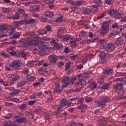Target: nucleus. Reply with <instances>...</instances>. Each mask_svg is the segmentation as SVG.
<instances>
[{"instance_id": "dca6fc26", "label": "nucleus", "mask_w": 126, "mask_h": 126, "mask_svg": "<svg viewBox=\"0 0 126 126\" xmlns=\"http://www.w3.org/2000/svg\"><path fill=\"white\" fill-rule=\"evenodd\" d=\"M39 10V6L33 5L30 7V11L31 12H36Z\"/></svg>"}, {"instance_id": "4d7b16f0", "label": "nucleus", "mask_w": 126, "mask_h": 126, "mask_svg": "<svg viewBox=\"0 0 126 126\" xmlns=\"http://www.w3.org/2000/svg\"><path fill=\"white\" fill-rule=\"evenodd\" d=\"M105 2L107 4L111 5L113 4V0H105Z\"/></svg>"}, {"instance_id": "423d86ee", "label": "nucleus", "mask_w": 126, "mask_h": 126, "mask_svg": "<svg viewBox=\"0 0 126 126\" xmlns=\"http://www.w3.org/2000/svg\"><path fill=\"white\" fill-rule=\"evenodd\" d=\"M20 63L19 61H14L9 63V66L10 67H13L14 69H19L21 64Z\"/></svg>"}, {"instance_id": "49530a36", "label": "nucleus", "mask_w": 126, "mask_h": 126, "mask_svg": "<svg viewBox=\"0 0 126 126\" xmlns=\"http://www.w3.org/2000/svg\"><path fill=\"white\" fill-rule=\"evenodd\" d=\"M28 66H33L34 65V61H29L27 63Z\"/></svg>"}, {"instance_id": "20e7f679", "label": "nucleus", "mask_w": 126, "mask_h": 126, "mask_svg": "<svg viewBox=\"0 0 126 126\" xmlns=\"http://www.w3.org/2000/svg\"><path fill=\"white\" fill-rule=\"evenodd\" d=\"M105 49L107 52L110 53L113 52L116 49V46L113 43H108L106 44Z\"/></svg>"}, {"instance_id": "6ab92c4d", "label": "nucleus", "mask_w": 126, "mask_h": 126, "mask_svg": "<svg viewBox=\"0 0 126 126\" xmlns=\"http://www.w3.org/2000/svg\"><path fill=\"white\" fill-rule=\"evenodd\" d=\"M66 104H67V103L66 102V100L65 99H63L61 100V105H60V106L59 107V110H61V109L63 108V106H66Z\"/></svg>"}, {"instance_id": "7c9ffc66", "label": "nucleus", "mask_w": 126, "mask_h": 126, "mask_svg": "<svg viewBox=\"0 0 126 126\" xmlns=\"http://www.w3.org/2000/svg\"><path fill=\"white\" fill-rule=\"evenodd\" d=\"M54 2H55V0H51L48 2L49 7L50 8L54 7Z\"/></svg>"}, {"instance_id": "864d4df0", "label": "nucleus", "mask_w": 126, "mask_h": 126, "mask_svg": "<svg viewBox=\"0 0 126 126\" xmlns=\"http://www.w3.org/2000/svg\"><path fill=\"white\" fill-rule=\"evenodd\" d=\"M12 24L14 27H19V23L18 21L13 22Z\"/></svg>"}, {"instance_id": "13d9d810", "label": "nucleus", "mask_w": 126, "mask_h": 126, "mask_svg": "<svg viewBox=\"0 0 126 126\" xmlns=\"http://www.w3.org/2000/svg\"><path fill=\"white\" fill-rule=\"evenodd\" d=\"M5 105L7 107H12L13 106L14 104L10 102H5Z\"/></svg>"}, {"instance_id": "c85d7f7f", "label": "nucleus", "mask_w": 126, "mask_h": 126, "mask_svg": "<svg viewBox=\"0 0 126 126\" xmlns=\"http://www.w3.org/2000/svg\"><path fill=\"white\" fill-rule=\"evenodd\" d=\"M4 30H7V27L4 25H1L0 26V31H4Z\"/></svg>"}, {"instance_id": "e433bc0d", "label": "nucleus", "mask_w": 126, "mask_h": 126, "mask_svg": "<svg viewBox=\"0 0 126 126\" xmlns=\"http://www.w3.org/2000/svg\"><path fill=\"white\" fill-rule=\"evenodd\" d=\"M19 55L21 56L23 59H25L26 58V54L24 52V51H21L19 53Z\"/></svg>"}, {"instance_id": "c756f323", "label": "nucleus", "mask_w": 126, "mask_h": 126, "mask_svg": "<svg viewBox=\"0 0 126 126\" xmlns=\"http://www.w3.org/2000/svg\"><path fill=\"white\" fill-rule=\"evenodd\" d=\"M19 108L20 110H21V111H22L23 110H25V109H27V105H26V104H22L19 106Z\"/></svg>"}, {"instance_id": "09e8293b", "label": "nucleus", "mask_w": 126, "mask_h": 126, "mask_svg": "<svg viewBox=\"0 0 126 126\" xmlns=\"http://www.w3.org/2000/svg\"><path fill=\"white\" fill-rule=\"evenodd\" d=\"M71 60L72 61H74L76 60V59H78V55H73L70 57Z\"/></svg>"}, {"instance_id": "0eeeda50", "label": "nucleus", "mask_w": 126, "mask_h": 126, "mask_svg": "<svg viewBox=\"0 0 126 126\" xmlns=\"http://www.w3.org/2000/svg\"><path fill=\"white\" fill-rule=\"evenodd\" d=\"M108 32H109V25H104L102 28H101V30L100 31V36H105V35L106 34H107V33H108Z\"/></svg>"}, {"instance_id": "c9c22d12", "label": "nucleus", "mask_w": 126, "mask_h": 126, "mask_svg": "<svg viewBox=\"0 0 126 126\" xmlns=\"http://www.w3.org/2000/svg\"><path fill=\"white\" fill-rule=\"evenodd\" d=\"M26 83H27V82H25V81L21 82L17 84V87H22V86L25 85Z\"/></svg>"}, {"instance_id": "a211bd4d", "label": "nucleus", "mask_w": 126, "mask_h": 126, "mask_svg": "<svg viewBox=\"0 0 126 126\" xmlns=\"http://www.w3.org/2000/svg\"><path fill=\"white\" fill-rule=\"evenodd\" d=\"M32 42L28 41L27 40L25 41L24 44V47L25 48H31L32 47Z\"/></svg>"}, {"instance_id": "69168bd1", "label": "nucleus", "mask_w": 126, "mask_h": 126, "mask_svg": "<svg viewBox=\"0 0 126 126\" xmlns=\"http://www.w3.org/2000/svg\"><path fill=\"white\" fill-rule=\"evenodd\" d=\"M63 30H64V28H60V29H59L58 30L57 34H60V33H61V32H63Z\"/></svg>"}, {"instance_id": "7ed1b4c3", "label": "nucleus", "mask_w": 126, "mask_h": 126, "mask_svg": "<svg viewBox=\"0 0 126 126\" xmlns=\"http://www.w3.org/2000/svg\"><path fill=\"white\" fill-rule=\"evenodd\" d=\"M108 14L111 16H114V17L116 18V19H120V18L122 17V14L118 12L117 11L114 9L109 10L108 12Z\"/></svg>"}, {"instance_id": "cd10ccee", "label": "nucleus", "mask_w": 126, "mask_h": 126, "mask_svg": "<svg viewBox=\"0 0 126 126\" xmlns=\"http://www.w3.org/2000/svg\"><path fill=\"white\" fill-rule=\"evenodd\" d=\"M38 32L40 34V35H44V34H47V30L45 29L39 30Z\"/></svg>"}, {"instance_id": "58836bf2", "label": "nucleus", "mask_w": 126, "mask_h": 126, "mask_svg": "<svg viewBox=\"0 0 126 126\" xmlns=\"http://www.w3.org/2000/svg\"><path fill=\"white\" fill-rule=\"evenodd\" d=\"M85 99L86 102L87 103H91V102H92V101H93L92 97L86 96Z\"/></svg>"}, {"instance_id": "bf43d9fd", "label": "nucleus", "mask_w": 126, "mask_h": 126, "mask_svg": "<svg viewBox=\"0 0 126 126\" xmlns=\"http://www.w3.org/2000/svg\"><path fill=\"white\" fill-rule=\"evenodd\" d=\"M70 68V62H69L67 63L65 65V69L67 70L69 69Z\"/></svg>"}, {"instance_id": "ddd939ff", "label": "nucleus", "mask_w": 126, "mask_h": 126, "mask_svg": "<svg viewBox=\"0 0 126 126\" xmlns=\"http://www.w3.org/2000/svg\"><path fill=\"white\" fill-rule=\"evenodd\" d=\"M123 86H124V84L122 83H116L113 85L114 89L118 90H122L124 88Z\"/></svg>"}, {"instance_id": "1a4fd4ad", "label": "nucleus", "mask_w": 126, "mask_h": 126, "mask_svg": "<svg viewBox=\"0 0 126 126\" xmlns=\"http://www.w3.org/2000/svg\"><path fill=\"white\" fill-rule=\"evenodd\" d=\"M124 37H120L116 38L115 44L117 47H121L124 44Z\"/></svg>"}, {"instance_id": "72a5a7b5", "label": "nucleus", "mask_w": 126, "mask_h": 126, "mask_svg": "<svg viewBox=\"0 0 126 126\" xmlns=\"http://www.w3.org/2000/svg\"><path fill=\"white\" fill-rule=\"evenodd\" d=\"M26 79L27 80H29V81H34L35 80V77L33 76H28L26 77Z\"/></svg>"}, {"instance_id": "ea45409f", "label": "nucleus", "mask_w": 126, "mask_h": 126, "mask_svg": "<svg viewBox=\"0 0 126 126\" xmlns=\"http://www.w3.org/2000/svg\"><path fill=\"white\" fill-rule=\"evenodd\" d=\"M18 12H19V13L20 14H22V15H25L26 12L23 9H19L18 10Z\"/></svg>"}, {"instance_id": "de8ad7c7", "label": "nucleus", "mask_w": 126, "mask_h": 126, "mask_svg": "<svg viewBox=\"0 0 126 126\" xmlns=\"http://www.w3.org/2000/svg\"><path fill=\"white\" fill-rule=\"evenodd\" d=\"M19 90H16L14 92L11 93V96H14V95H17L19 93Z\"/></svg>"}, {"instance_id": "473e14b6", "label": "nucleus", "mask_w": 126, "mask_h": 126, "mask_svg": "<svg viewBox=\"0 0 126 126\" xmlns=\"http://www.w3.org/2000/svg\"><path fill=\"white\" fill-rule=\"evenodd\" d=\"M40 21H42V22H45L47 21V16L46 14H44V15L42 16L40 18Z\"/></svg>"}, {"instance_id": "c03bdc74", "label": "nucleus", "mask_w": 126, "mask_h": 126, "mask_svg": "<svg viewBox=\"0 0 126 126\" xmlns=\"http://www.w3.org/2000/svg\"><path fill=\"white\" fill-rule=\"evenodd\" d=\"M126 74V73H123L122 72H117L115 74L116 77H119L120 76H123V75H125Z\"/></svg>"}, {"instance_id": "052dcab7", "label": "nucleus", "mask_w": 126, "mask_h": 126, "mask_svg": "<svg viewBox=\"0 0 126 126\" xmlns=\"http://www.w3.org/2000/svg\"><path fill=\"white\" fill-rule=\"evenodd\" d=\"M37 101V100H34V101H33V100H31V101H29L28 102V104L30 105H34V104L35 103H36V102Z\"/></svg>"}, {"instance_id": "f8f14e48", "label": "nucleus", "mask_w": 126, "mask_h": 126, "mask_svg": "<svg viewBox=\"0 0 126 126\" xmlns=\"http://www.w3.org/2000/svg\"><path fill=\"white\" fill-rule=\"evenodd\" d=\"M88 83L89 84L90 87H91L92 90L96 89L97 88V85L95 83V82L92 79H91L88 81Z\"/></svg>"}, {"instance_id": "a19ab883", "label": "nucleus", "mask_w": 126, "mask_h": 126, "mask_svg": "<svg viewBox=\"0 0 126 126\" xmlns=\"http://www.w3.org/2000/svg\"><path fill=\"white\" fill-rule=\"evenodd\" d=\"M108 86H109V84L105 83L102 86L99 87V88L103 90V89H107V88H108Z\"/></svg>"}, {"instance_id": "9d476101", "label": "nucleus", "mask_w": 126, "mask_h": 126, "mask_svg": "<svg viewBox=\"0 0 126 126\" xmlns=\"http://www.w3.org/2000/svg\"><path fill=\"white\" fill-rule=\"evenodd\" d=\"M63 87H66L68 85H69V78L68 77L65 76L62 79Z\"/></svg>"}, {"instance_id": "412c9836", "label": "nucleus", "mask_w": 126, "mask_h": 126, "mask_svg": "<svg viewBox=\"0 0 126 126\" xmlns=\"http://www.w3.org/2000/svg\"><path fill=\"white\" fill-rule=\"evenodd\" d=\"M16 122H17L19 124V123H25V122H27V119L25 117L21 118H19V119H17L16 120Z\"/></svg>"}, {"instance_id": "f257e3e1", "label": "nucleus", "mask_w": 126, "mask_h": 126, "mask_svg": "<svg viewBox=\"0 0 126 126\" xmlns=\"http://www.w3.org/2000/svg\"><path fill=\"white\" fill-rule=\"evenodd\" d=\"M50 39L47 37H43L41 38V41L36 42L37 44L34 48V51H41V52H44L45 50H47V47L46 46L43 44L44 41H49Z\"/></svg>"}, {"instance_id": "79ce46f5", "label": "nucleus", "mask_w": 126, "mask_h": 126, "mask_svg": "<svg viewBox=\"0 0 126 126\" xmlns=\"http://www.w3.org/2000/svg\"><path fill=\"white\" fill-rule=\"evenodd\" d=\"M94 3L96 4V5L98 6L99 4H101V3H102V0H94Z\"/></svg>"}, {"instance_id": "2eb2a0df", "label": "nucleus", "mask_w": 126, "mask_h": 126, "mask_svg": "<svg viewBox=\"0 0 126 126\" xmlns=\"http://www.w3.org/2000/svg\"><path fill=\"white\" fill-rule=\"evenodd\" d=\"M38 38V35L36 34H30V36L29 37V39L31 40V42H34V41H35L36 44H37V42L36 40L33 39H37Z\"/></svg>"}, {"instance_id": "5fc2aeb1", "label": "nucleus", "mask_w": 126, "mask_h": 126, "mask_svg": "<svg viewBox=\"0 0 126 126\" xmlns=\"http://www.w3.org/2000/svg\"><path fill=\"white\" fill-rule=\"evenodd\" d=\"M105 72L107 74H112L113 73V69L105 70Z\"/></svg>"}, {"instance_id": "a18cd8bd", "label": "nucleus", "mask_w": 126, "mask_h": 126, "mask_svg": "<svg viewBox=\"0 0 126 126\" xmlns=\"http://www.w3.org/2000/svg\"><path fill=\"white\" fill-rule=\"evenodd\" d=\"M9 125H10V122L5 121L2 123V126H9Z\"/></svg>"}, {"instance_id": "603ef678", "label": "nucleus", "mask_w": 126, "mask_h": 126, "mask_svg": "<svg viewBox=\"0 0 126 126\" xmlns=\"http://www.w3.org/2000/svg\"><path fill=\"white\" fill-rule=\"evenodd\" d=\"M45 29H46L47 32L52 31V27L50 25H47L45 27Z\"/></svg>"}, {"instance_id": "4c0bfd02", "label": "nucleus", "mask_w": 126, "mask_h": 126, "mask_svg": "<svg viewBox=\"0 0 126 126\" xmlns=\"http://www.w3.org/2000/svg\"><path fill=\"white\" fill-rule=\"evenodd\" d=\"M98 7H99V5H93L92 6V10L94 12L98 11Z\"/></svg>"}, {"instance_id": "37998d69", "label": "nucleus", "mask_w": 126, "mask_h": 126, "mask_svg": "<svg viewBox=\"0 0 126 126\" xmlns=\"http://www.w3.org/2000/svg\"><path fill=\"white\" fill-rule=\"evenodd\" d=\"M84 3L83 0H78L76 2V5H82Z\"/></svg>"}, {"instance_id": "4be33fe9", "label": "nucleus", "mask_w": 126, "mask_h": 126, "mask_svg": "<svg viewBox=\"0 0 126 126\" xmlns=\"http://www.w3.org/2000/svg\"><path fill=\"white\" fill-rule=\"evenodd\" d=\"M84 14H90L91 13V9L89 8H84L82 10Z\"/></svg>"}, {"instance_id": "f3484780", "label": "nucleus", "mask_w": 126, "mask_h": 126, "mask_svg": "<svg viewBox=\"0 0 126 126\" xmlns=\"http://www.w3.org/2000/svg\"><path fill=\"white\" fill-rule=\"evenodd\" d=\"M91 73H92V71H88L84 73L82 77H84L85 79H88L90 77L89 75L91 74Z\"/></svg>"}, {"instance_id": "bb28decb", "label": "nucleus", "mask_w": 126, "mask_h": 126, "mask_svg": "<svg viewBox=\"0 0 126 126\" xmlns=\"http://www.w3.org/2000/svg\"><path fill=\"white\" fill-rule=\"evenodd\" d=\"M45 15L46 16H48V17L52 18V17H54V13H53V12L48 11L46 12V14H45Z\"/></svg>"}, {"instance_id": "e2e57ef3", "label": "nucleus", "mask_w": 126, "mask_h": 126, "mask_svg": "<svg viewBox=\"0 0 126 126\" xmlns=\"http://www.w3.org/2000/svg\"><path fill=\"white\" fill-rule=\"evenodd\" d=\"M19 25H23V24H24V23H26V20H21V21H19Z\"/></svg>"}, {"instance_id": "680f3d73", "label": "nucleus", "mask_w": 126, "mask_h": 126, "mask_svg": "<svg viewBox=\"0 0 126 126\" xmlns=\"http://www.w3.org/2000/svg\"><path fill=\"white\" fill-rule=\"evenodd\" d=\"M78 104H81L82 103H83L84 102V98H79L78 99Z\"/></svg>"}, {"instance_id": "4468645a", "label": "nucleus", "mask_w": 126, "mask_h": 126, "mask_svg": "<svg viewBox=\"0 0 126 126\" xmlns=\"http://www.w3.org/2000/svg\"><path fill=\"white\" fill-rule=\"evenodd\" d=\"M79 82H78L76 84V85H78L79 86H82L81 88H83L85 85H86V82L85 80H84V79H79Z\"/></svg>"}, {"instance_id": "f03ea898", "label": "nucleus", "mask_w": 126, "mask_h": 126, "mask_svg": "<svg viewBox=\"0 0 126 126\" xmlns=\"http://www.w3.org/2000/svg\"><path fill=\"white\" fill-rule=\"evenodd\" d=\"M110 101V98L109 97H103L100 101H95V103L97 105V107H105L106 106V103Z\"/></svg>"}, {"instance_id": "8fccbe9b", "label": "nucleus", "mask_w": 126, "mask_h": 126, "mask_svg": "<svg viewBox=\"0 0 126 126\" xmlns=\"http://www.w3.org/2000/svg\"><path fill=\"white\" fill-rule=\"evenodd\" d=\"M63 16H61L60 17L56 19V22H62L63 21Z\"/></svg>"}, {"instance_id": "774afa93", "label": "nucleus", "mask_w": 126, "mask_h": 126, "mask_svg": "<svg viewBox=\"0 0 126 126\" xmlns=\"http://www.w3.org/2000/svg\"><path fill=\"white\" fill-rule=\"evenodd\" d=\"M11 100V101H13V102H15L16 103H17V102L19 101V99L17 98H12Z\"/></svg>"}, {"instance_id": "338daca9", "label": "nucleus", "mask_w": 126, "mask_h": 126, "mask_svg": "<svg viewBox=\"0 0 126 126\" xmlns=\"http://www.w3.org/2000/svg\"><path fill=\"white\" fill-rule=\"evenodd\" d=\"M34 95H35V96H41V95H42V92H37L34 93Z\"/></svg>"}, {"instance_id": "9b49d317", "label": "nucleus", "mask_w": 126, "mask_h": 126, "mask_svg": "<svg viewBox=\"0 0 126 126\" xmlns=\"http://www.w3.org/2000/svg\"><path fill=\"white\" fill-rule=\"evenodd\" d=\"M9 80H11V83H14L15 81H16V80H19L20 77L18 76V75H12L11 74L9 75Z\"/></svg>"}, {"instance_id": "f704fd0d", "label": "nucleus", "mask_w": 126, "mask_h": 126, "mask_svg": "<svg viewBox=\"0 0 126 126\" xmlns=\"http://www.w3.org/2000/svg\"><path fill=\"white\" fill-rule=\"evenodd\" d=\"M63 47V44H56L54 46V49H55L56 50H59V49H61V48Z\"/></svg>"}, {"instance_id": "393cba45", "label": "nucleus", "mask_w": 126, "mask_h": 126, "mask_svg": "<svg viewBox=\"0 0 126 126\" xmlns=\"http://www.w3.org/2000/svg\"><path fill=\"white\" fill-rule=\"evenodd\" d=\"M35 22H36V20H35V19H31L26 21V24H34Z\"/></svg>"}, {"instance_id": "6e6d98bb", "label": "nucleus", "mask_w": 126, "mask_h": 126, "mask_svg": "<svg viewBox=\"0 0 126 126\" xmlns=\"http://www.w3.org/2000/svg\"><path fill=\"white\" fill-rule=\"evenodd\" d=\"M20 36V33L19 32L14 33L13 35V38L14 39H16V38H18Z\"/></svg>"}, {"instance_id": "6e6552de", "label": "nucleus", "mask_w": 126, "mask_h": 126, "mask_svg": "<svg viewBox=\"0 0 126 126\" xmlns=\"http://www.w3.org/2000/svg\"><path fill=\"white\" fill-rule=\"evenodd\" d=\"M49 60L50 63H52L53 64H55L57 63V62H58V56L54 55H51L49 57Z\"/></svg>"}, {"instance_id": "39448f33", "label": "nucleus", "mask_w": 126, "mask_h": 126, "mask_svg": "<svg viewBox=\"0 0 126 126\" xmlns=\"http://www.w3.org/2000/svg\"><path fill=\"white\" fill-rule=\"evenodd\" d=\"M57 37L58 39H62V41L65 42V41H68V40H72L73 37L71 35H61V34L57 33Z\"/></svg>"}, {"instance_id": "aec40b11", "label": "nucleus", "mask_w": 126, "mask_h": 126, "mask_svg": "<svg viewBox=\"0 0 126 126\" xmlns=\"http://www.w3.org/2000/svg\"><path fill=\"white\" fill-rule=\"evenodd\" d=\"M19 18H20V17L19 16V14H18V13H16L14 16H11L7 17V19L17 20L19 19Z\"/></svg>"}, {"instance_id": "a878e982", "label": "nucleus", "mask_w": 126, "mask_h": 126, "mask_svg": "<svg viewBox=\"0 0 126 126\" xmlns=\"http://www.w3.org/2000/svg\"><path fill=\"white\" fill-rule=\"evenodd\" d=\"M99 57L101 60H105L107 58V53L102 52L99 54Z\"/></svg>"}, {"instance_id": "5701e85b", "label": "nucleus", "mask_w": 126, "mask_h": 126, "mask_svg": "<svg viewBox=\"0 0 126 126\" xmlns=\"http://www.w3.org/2000/svg\"><path fill=\"white\" fill-rule=\"evenodd\" d=\"M107 123V121L102 119L98 121V125H99V126H106Z\"/></svg>"}, {"instance_id": "3c124183", "label": "nucleus", "mask_w": 126, "mask_h": 126, "mask_svg": "<svg viewBox=\"0 0 126 126\" xmlns=\"http://www.w3.org/2000/svg\"><path fill=\"white\" fill-rule=\"evenodd\" d=\"M10 54L11 56H15V57H16L17 58H18V57H19V56L17 55V53H16V52L11 51L10 52Z\"/></svg>"}, {"instance_id": "2f4dec72", "label": "nucleus", "mask_w": 126, "mask_h": 126, "mask_svg": "<svg viewBox=\"0 0 126 126\" xmlns=\"http://www.w3.org/2000/svg\"><path fill=\"white\" fill-rule=\"evenodd\" d=\"M79 37H85L86 36V32L84 31H82L79 32Z\"/></svg>"}, {"instance_id": "0e129e2a", "label": "nucleus", "mask_w": 126, "mask_h": 126, "mask_svg": "<svg viewBox=\"0 0 126 126\" xmlns=\"http://www.w3.org/2000/svg\"><path fill=\"white\" fill-rule=\"evenodd\" d=\"M76 80V78H72L70 80H69L70 84H73L74 83V81Z\"/></svg>"}, {"instance_id": "b1692460", "label": "nucleus", "mask_w": 126, "mask_h": 126, "mask_svg": "<svg viewBox=\"0 0 126 126\" xmlns=\"http://www.w3.org/2000/svg\"><path fill=\"white\" fill-rule=\"evenodd\" d=\"M7 33H8L7 35L11 36L15 32V29L12 28L8 31H6Z\"/></svg>"}]
</instances>
